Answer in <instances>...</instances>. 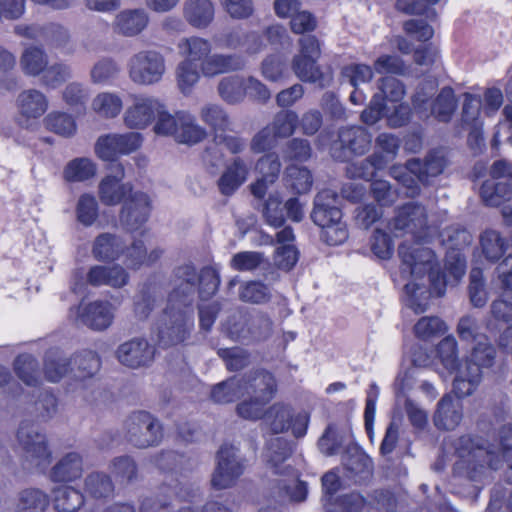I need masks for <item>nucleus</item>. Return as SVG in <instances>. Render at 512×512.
I'll return each mask as SVG.
<instances>
[{"label": "nucleus", "mask_w": 512, "mask_h": 512, "mask_svg": "<svg viewBox=\"0 0 512 512\" xmlns=\"http://www.w3.org/2000/svg\"><path fill=\"white\" fill-rule=\"evenodd\" d=\"M243 384L244 395H251L268 403L276 392V381L273 375L266 371H256L240 377Z\"/></svg>", "instance_id": "25"}, {"label": "nucleus", "mask_w": 512, "mask_h": 512, "mask_svg": "<svg viewBox=\"0 0 512 512\" xmlns=\"http://www.w3.org/2000/svg\"><path fill=\"white\" fill-rule=\"evenodd\" d=\"M437 356L443 367L451 374L458 372L463 363L459 362L458 345L453 336H447L437 345Z\"/></svg>", "instance_id": "49"}, {"label": "nucleus", "mask_w": 512, "mask_h": 512, "mask_svg": "<svg viewBox=\"0 0 512 512\" xmlns=\"http://www.w3.org/2000/svg\"><path fill=\"white\" fill-rule=\"evenodd\" d=\"M178 52L183 60L177 65L176 79L179 89L187 94L198 83L200 77L237 72L246 67L245 58L237 53H212L210 40L200 36H189L179 40Z\"/></svg>", "instance_id": "1"}, {"label": "nucleus", "mask_w": 512, "mask_h": 512, "mask_svg": "<svg viewBox=\"0 0 512 512\" xmlns=\"http://www.w3.org/2000/svg\"><path fill=\"white\" fill-rule=\"evenodd\" d=\"M84 489L91 497L100 499L111 496L114 485L107 474L94 472L85 478Z\"/></svg>", "instance_id": "53"}, {"label": "nucleus", "mask_w": 512, "mask_h": 512, "mask_svg": "<svg viewBox=\"0 0 512 512\" xmlns=\"http://www.w3.org/2000/svg\"><path fill=\"white\" fill-rule=\"evenodd\" d=\"M298 122L299 117L295 111L282 110L276 113L269 126L278 138H287L294 133Z\"/></svg>", "instance_id": "58"}, {"label": "nucleus", "mask_w": 512, "mask_h": 512, "mask_svg": "<svg viewBox=\"0 0 512 512\" xmlns=\"http://www.w3.org/2000/svg\"><path fill=\"white\" fill-rule=\"evenodd\" d=\"M495 357L496 349L487 339L473 347L453 380V391L458 398L471 396L476 391L482 381L483 370L492 367Z\"/></svg>", "instance_id": "5"}, {"label": "nucleus", "mask_w": 512, "mask_h": 512, "mask_svg": "<svg viewBox=\"0 0 512 512\" xmlns=\"http://www.w3.org/2000/svg\"><path fill=\"white\" fill-rule=\"evenodd\" d=\"M443 243L447 246L448 251L461 252V250L469 246L472 242L471 233L460 226H451L442 233Z\"/></svg>", "instance_id": "62"}, {"label": "nucleus", "mask_w": 512, "mask_h": 512, "mask_svg": "<svg viewBox=\"0 0 512 512\" xmlns=\"http://www.w3.org/2000/svg\"><path fill=\"white\" fill-rule=\"evenodd\" d=\"M414 280L418 278L412 276ZM405 294H406V305L411 308L415 313H423L429 307V300L432 295H435V292L430 284V289L424 284L417 283L416 281L409 282L405 285Z\"/></svg>", "instance_id": "38"}, {"label": "nucleus", "mask_w": 512, "mask_h": 512, "mask_svg": "<svg viewBox=\"0 0 512 512\" xmlns=\"http://www.w3.org/2000/svg\"><path fill=\"white\" fill-rule=\"evenodd\" d=\"M462 417V403L451 395L446 394L438 403L437 411L434 415V424L440 429L453 430L460 424Z\"/></svg>", "instance_id": "26"}, {"label": "nucleus", "mask_w": 512, "mask_h": 512, "mask_svg": "<svg viewBox=\"0 0 512 512\" xmlns=\"http://www.w3.org/2000/svg\"><path fill=\"white\" fill-rule=\"evenodd\" d=\"M150 211L148 195L143 192H135L125 201L120 221L128 230H137L147 221Z\"/></svg>", "instance_id": "18"}, {"label": "nucleus", "mask_w": 512, "mask_h": 512, "mask_svg": "<svg viewBox=\"0 0 512 512\" xmlns=\"http://www.w3.org/2000/svg\"><path fill=\"white\" fill-rule=\"evenodd\" d=\"M148 23L149 15L145 9H125L116 14L112 30L120 36L135 37L145 30Z\"/></svg>", "instance_id": "23"}, {"label": "nucleus", "mask_w": 512, "mask_h": 512, "mask_svg": "<svg viewBox=\"0 0 512 512\" xmlns=\"http://www.w3.org/2000/svg\"><path fill=\"white\" fill-rule=\"evenodd\" d=\"M243 472L244 464L239 449L233 445H222L217 453V466L212 475V485L218 489L229 488Z\"/></svg>", "instance_id": "11"}, {"label": "nucleus", "mask_w": 512, "mask_h": 512, "mask_svg": "<svg viewBox=\"0 0 512 512\" xmlns=\"http://www.w3.org/2000/svg\"><path fill=\"white\" fill-rule=\"evenodd\" d=\"M162 108V101L154 96L133 95L132 102L124 111L123 123L132 130H143L156 119V113Z\"/></svg>", "instance_id": "12"}, {"label": "nucleus", "mask_w": 512, "mask_h": 512, "mask_svg": "<svg viewBox=\"0 0 512 512\" xmlns=\"http://www.w3.org/2000/svg\"><path fill=\"white\" fill-rule=\"evenodd\" d=\"M198 275L192 264H184L175 269V277L178 283L173 290H180V303L192 305Z\"/></svg>", "instance_id": "34"}, {"label": "nucleus", "mask_w": 512, "mask_h": 512, "mask_svg": "<svg viewBox=\"0 0 512 512\" xmlns=\"http://www.w3.org/2000/svg\"><path fill=\"white\" fill-rule=\"evenodd\" d=\"M383 163L378 153H373L369 157L352 162L346 167V174L351 179L371 180L377 170L383 169Z\"/></svg>", "instance_id": "42"}, {"label": "nucleus", "mask_w": 512, "mask_h": 512, "mask_svg": "<svg viewBox=\"0 0 512 512\" xmlns=\"http://www.w3.org/2000/svg\"><path fill=\"white\" fill-rule=\"evenodd\" d=\"M311 219L321 228L342 219L339 196L334 190L324 189L315 196Z\"/></svg>", "instance_id": "17"}, {"label": "nucleus", "mask_w": 512, "mask_h": 512, "mask_svg": "<svg viewBox=\"0 0 512 512\" xmlns=\"http://www.w3.org/2000/svg\"><path fill=\"white\" fill-rule=\"evenodd\" d=\"M249 172L250 164L240 156L234 157L217 181L220 193L224 196L233 195L246 182Z\"/></svg>", "instance_id": "22"}, {"label": "nucleus", "mask_w": 512, "mask_h": 512, "mask_svg": "<svg viewBox=\"0 0 512 512\" xmlns=\"http://www.w3.org/2000/svg\"><path fill=\"white\" fill-rule=\"evenodd\" d=\"M480 245L483 255L491 262L498 261L507 249L505 238L493 229H487L481 234Z\"/></svg>", "instance_id": "45"}, {"label": "nucleus", "mask_w": 512, "mask_h": 512, "mask_svg": "<svg viewBox=\"0 0 512 512\" xmlns=\"http://www.w3.org/2000/svg\"><path fill=\"white\" fill-rule=\"evenodd\" d=\"M143 137L138 132L109 133L100 136L95 143L96 155L104 161H115L140 148Z\"/></svg>", "instance_id": "10"}, {"label": "nucleus", "mask_w": 512, "mask_h": 512, "mask_svg": "<svg viewBox=\"0 0 512 512\" xmlns=\"http://www.w3.org/2000/svg\"><path fill=\"white\" fill-rule=\"evenodd\" d=\"M501 456L487 447L480 438L461 436L455 443L458 460L454 465V473L477 481L488 469L498 470L503 462L512 469V425H505L500 433Z\"/></svg>", "instance_id": "3"}, {"label": "nucleus", "mask_w": 512, "mask_h": 512, "mask_svg": "<svg viewBox=\"0 0 512 512\" xmlns=\"http://www.w3.org/2000/svg\"><path fill=\"white\" fill-rule=\"evenodd\" d=\"M215 9L211 0H186L183 5V16L193 27L204 29L214 19Z\"/></svg>", "instance_id": "29"}, {"label": "nucleus", "mask_w": 512, "mask_h": 512, "mask_svg": "<svg viewBox=\"0 0 512 512\" xmlns=\"http://www.w3.org/2000/svg\"><path fill=\"white\" fill-rule=\"evenodd\" d=\"M199 116L202 122L211 128L214 135L233 130L229 114L219 104H205L201 107Z\"/></svg>", "instance_id": "33"}, {"label": "nucleus", "mask_w": 512, "mask_h": 512, "mask_svg": "<svg viewBox=\"0 0 512 512\" xmlns=\"http://www.w3.org/2000/svg\"><path fill=\"white\" fill-rule=\"evenodd\" d=\"M45 124L50 131L63 137H71L77 130L74 118L64 112H51L46 116Z\"/></svg>", "instance_id": "57"}, {"label": "nucleus", "mask_w": 512, "mask_h": 512, "mask_svg": "<svg viewBox=\"0 0 512 512\" xmlns=\"http://www.w3.org/2000/svg\"><path fill=\"white\" fill-rule=\"evenodd\" d=\"M17 438L24 450L26 459L33 465L41 466L49 462L50 451L46 444V437L39 433L34 425L21 424Z\"/></svg>", "instance_id": "14"}, {"label": "nucleus", "mask_w": 512, "mask_h": 512, "mask_svg": "<svg viewBox=\"0 0 512 512\" xmlns=\"http://www.w3.org/2000/svg\"><path fill=\"white\" fill-rule=\"evenodd\" d=\"M207 137V131L199 125L191 113L184 111L179 118L174 140L181 144L195 145Z\"/></svg>", "instance_id": "30"}, {"label": "nucleus", "mask_w": 512, "mask_h": 512, "mask_svg": "<svg viewBox=\"0 0 512 512\" xmlns=\"http://www.w3.org/2000/svg\"><path fill=\"white\" fill-rule=\"evenodd\" d=\"M184 111H177L171 114L165 103L162 102V108L156 113V119L153 122V131L155 134L160 136H171L174 137L179 118L183 115Z\"/></svg>", "instance_id": "55"}, {"label": "nucleus", "mask_w": 512, "mask_h": 512, "mask_svg": "<svg viewBox=\"0 0 512 512\" xmlns=\"http://www.w3.org/2000/svg\"><path fill=\"white\" fill-rule=\"evenodd\" d=\"M123 431L125 439L139 449L157 446L163 438L160 421L143 410L134 411L125 419Z\"/></svg>", "instance_id": "8"}, {"label": "nucleus", "mask_w": 512, "mask_h": 512, "mask_svg": "<svg viewBox=\"0 0 512 512\" xmlns=\"http://www.w3.org/2000/svg\"><path fill=\"white\" fill-rule=\"evenodd\" d=\"M448 330L446 323L436 316H425L420 318L414 326L415 335L428 340L444 334Z\"/></svg>", "instance_id": "59"}, {"label": "nucleus", "mask_w": 512, "mask_h": 512, "mask_svg": "<svg viewBox=\"0 0 512 512\" xmlns=\"http://www.w3.org/2000/svg\"><path fill=\"white\" fill-rule=\"evenodd\" d=\"M121 72L119 63L111 57H102L90 69L89 77L95 85L112 84Z\"/></svg>", "instance_id": "39"}, {"label": "nucleus", "mask_w": 512, "mask_h": 512, "mask_svg": "<svg viewBox=\"0 0 512 512\" xmlns=\"http://www.w3.org/2000/svg\"><path fill=\"white\" fill-rule=\"evenodd\" d=\"M346 477L354 483H362L372 476V461L362 452L348 455L344 460Z\"/></svg>", "instance_id": "37"}, {"label": "nucleus", "mask_w": 512, "mask_h": 512, "mask_svg": "<svg viewBox=\"0 0 512 512\" xmlns=\"http://www.w3.org/2000/svg\"><path fill=\"white\" fill-rule=\"evenodd\" d=\"M49 503L48 496L39 489H26L20 494L19 512H43Z\"/></svg>", "instance_id": "60"}, {"label": "nucleus", "mask_w": 512, "mask_h": 512, "mask_svg": "<svg viewBox=\"0 0 512 512\" xmlns=\"http://www.w3.org/2000/svg\"><path fill=\"white\" fill-rule=\"evenodd\" d=\"M398 254L402 261L403 272L416 278L429 274V281L437 295L445 294L447 285H455L464 276L466 271L465 257L461 252L448 251L445 259L446 273L441 274L437 268L434 252L417 243H403L398 247Z\"/></svg>", "instance_id": "2"}, {"label": "nucleus", "mask_w": 512, "mask_h": 512, "mask_svg": "<svg viewBox=\"0 0 512 512\" xmlns=\"http://www.w3.org/2000/svg\"><path fill=\"white\" fill-rule=\"evenodd\" d=\"M198 293L201 300L210 299L218 290L220 277L212 267H204L198 275Z\"/></svg>", "instance_id": "63"}, {"label": "nucleus", "mask_w": 512, "mask_h": 512, "mask_svg": "<svg viewBox=\"0 0 512 512\" xmlns=\"http://www.w3.org/2000/svg\"><path fill=\"white\" fill-rule=\"evenodd\" d=\"M14 369L19 379L28 386H37L41 382L38 362L30 354L19 355L15 359Z\"/></svg>", "instance_id": "50"}, {"label": "nucleus", "mask_w": 512, "mask_h": 512, "mask_svg": "<svg viewBox=\"0 0 512 512\" xmlns=\"http://www.w3.org/2000/svg\"><path fill=\"white\" fill-rule=\"evenodd\" d=\"M70 371H73L71 367V360L64 357L58 350H49L44 359V375L49 382H59L64 376Z\"/></svg>", "instance_id": "40"}, {"label": "nucleus", "mask_w": 512, "mask_h": 512, "mask_svg": "<svg viewBox=\"0 0 512 512\" xmlns=\"http://www.w3.org/2000/svg\"><path fill=\"white\" fill-rule=\"evenodd\" d=\"M291 455V447L288 441L282 437H272L264 450V458L267 465L275 474L285 473L288 466L282 467L285 460Z\"/></svg>", "instance_id": "31"}, {"label": "nucleus", "mask_w": 512, "mask_h": 512, "mask_svg": "<svg viewBox=\"0 0 512 512\" xmlns=\"http://www.w3.org/2000/svg\"><path fill=\"white\" fill-rule=\"evenodd\" d=\"M297 53L291 61V69L302 82L317 84L319 88L328 87L332 75L322 71L318 61L322 54L321 42L311 34L302 35L297 41Z\"/></svg>", "instance_id": "6"}, {"label": "nucleus", "mask_w": 512, "mask_h": 512, "mask_svg": "<svg viewBox=\"0 0 512 512\" xmlns=\"http://www.w3.org/2000/svg\"><path fill=\"white\" fill-rule=\"evenodd\" d=\"M491 179L480 188V196L485 205L496 207L512 196V162L496 160L490 167Z\"/></svg>", "instance_id": "9"}, {"label": "nucleus", "mask_w": 512, "mask_h": 512, "mask_svg": "<svg viewBox=\"0 0 512 512\" xmlns=\"http://www.w3.org/2000/svg\"><path fill=\"white\" fill-rule=\"evenodd\" d=\"M338 141L343 149L363 155L370 149L372 135L362 126L343 127L338 131Z\"/></svg>", "instance_id": "28"}, {"label": "nucleus", "mask_w": 512, "mask_h": 512, "mask_svg": "<svg viewBox=\"0 0 512 512\" xmlns=\"http://www.w3.org/2000/svg\"><path fill=\"white\" fill-rule=\"evenodd\" d=\"M98 202L93 195L83 194L76 205L77 220L86 227L91 226L98 218Z\"/></svg>", "instance_id": "61"}, {"label": "nucleus", "mask_w": 512, "mask_h": 512, "mask_svg": "<svg viewBox=\"0 0 512 512\" xmlns=\"http://www.w3.org/2000/svg\"><path fill=\"white\" fill-rule=\"evenodd\" d=\"M286 185L297 194L309 192L313 185V177L306 167L290 165L286 169Z\"/></svg>", "instance_id": "51"}, {"label": "nucleus", "mask_w": 512, "mask_h": 512, "mask_svg": "<svg viewBox=\"0 0 512 512\" xmlns=\"http://www.w3.org/2000/svg\"><path fill=\"white\" fill-rule=\"evenodd\" d=\"M83 495L70 486H59L53 490L54 507L59 512H75L83 504Z\"/></svg>", "instance_id": "44"}, {"label": "nucleus", "mask_w": 512, "mask_h": 512, "mask_svg": "<svg viewBox=\"0 0 512 512\" xmlns=\"http://www.w3.org/2000/svg\"><path fill=\"white\" fill-rule=\"evenodd\" d=\"M96 165L89 158H76L71 160L64 169L67 181L81 182L94 177Z\"/></svg>", "instance_id": "54"}, {"label": "nucleus", "mask_w": 512, "mask_h": 512, "mask_svg": "<svg viewBox=\"0 0 512 512\" xmlns=\"http://www.w3.org/2000/svg\"><path fill=\"white\" fill-rule=\"evenodd\" d=\"M293 410L289 405L275 403L265 413V423L273 434H280L290 429Z\"/></svg>", "instance_id": "41"}, {"label": "nucleus", "mask_w": 512, "mask_h": 512, "mask_svg": "<svg viewBox=\"0 0 512 512\" xmlns=\"http://www.w3.org/2000/svg\"><path fill=\"white\" fill-rule=\"evenodd\" d=\"M115 310L110 302L96 300L79 307L78 317L81 323L89 328L103 331L113 323Z\"/></svg>", "instance_id": "19"}, {"label": "nucleus", "mask_w": 512, "mask_h": 512, "mask_svg": "<svg viewBox=\"0 0 512 512\" xmlns=\"http://www.w3.org/2000/svg\"><path fill=\"white\" fill-rule=\"evenodd\" d=\"M112 174L104 177L99 183V198L104 205L114 206L122 202L129 194L131 195L132 186L129 183H123L125 170L121 163L111 166Z\"/></svg>", "instance_id": "15"}, {"label": "nucleus", "mask_w": 512, "mask_h": 512, "mask_svg": "<svg viewBox=\"0 0 512 512\" xmlns=\"http://www.w3.org/2000/svg\"><path fill=\"white\" fill-rule=\"evenodd\" d=\"M91 108L101 118L114 119L123 109V100L116 92L104 91L93 98Z\"/></svg>", "instance_id": "36"}, {"label": "nucleus", "mask_w": 512, "mask_h": 512, "mask_svg": "<svg viewBox=\"0 0 512 512\" xmlns=\"http://www.w3.org/2000/svg\"><path fill=\"white\" fill-rule=\"evenodd\" d=\"M401 140L391 133H380L375 139V152L381 157L383 167L393 161L399 152Z\"/></svg>", "instance_id": "56"}, {"label": "nucleus", "mask_w": 512, "mask_h": 512, "mask_svg": "<svg viewBox=\"0 0 512 512\" xmlns=\"http://www.w3.org/2000/svg\"><path fill=\"white\" fill-rule=\"evenodd\" d=\"M20 115L19 124L29 127V121L41 117L48 109L47 97L36 89L22 91L16 100Z\"/></svg>", "instance_id": "21"}, {"label": "nucleus", "mask_w": 512, "mask_h": 512, "mask_svg": "<svg viewBox=\"0 0 512 512\" xmlns=\"http://www.w3.org/2000/svg\"><path fill=\"white\" fill-rule=\"evenodd\" d=\"M179 301L180 290H172L157 325L159 342L167 347L184 342L194 327L192 305H184Z\"/></svg>", "instance_id": "4"}, {"label": "nucleus", "mask_w": 512, "mask_h": 512, "mask_svg": "<svg viewBox=\"0 0 512 512\" xmlns=\"http://www.w3.org/2000/svg\"><path fill=\"white\" fill-rule=\"evenodd\" d=\"M427 226V213L425 207L409 202L398 208L393 219L392 229L404 233L417 234Z\"/></svg>", "instance_id": "20"}, {"label": "nucleus", "mask_w": 512, "mask_h": 512, "mask_svg": "<svg viewBox=\"0 0 512 512\" xmlns=\"http://www.w3.org/2000/svg\"><path fill=\"white\" fill-rule=\"evenodd\" d=\"M89 96V89L80 82L69 83L62 92L63 100L73 109L84 108Z\"/></svg>", "instance_id": "64"}, {"label": "nucleus", "mask_w": 512, "mask_h": 512, "mask_svg": "<svg viewBox=\"0 0 512 512\" xmlns=\"http://www.w3.org/2000/svg\"><path fill=\"white\" fill-rule=\"evenodd\" d=\"M70 360L73 370L76 367L75 377L78 379L92 377L99 370L101 364L98 355L91 350L77 353Z\"/></svg>", "instance_id": "52"}, {"label": "nucleus", "mask_w": 512, "mask_h": 512, "mask_svg": "<svg viewBox=\"0 0 512 512\" xmlns=\"http://www.w3.org/2000/svg\"><path fill=\"white\" fill-rule=\"evenodd\" d=\"M83 472V461L76 452L66 454L52 469L51 478L55 482H70Z\"/></svg>", "instance_id": "32"}, {"label": "nucleus", "mask_w": 512, "mask_h": 512, "mask_svg": "<svg viewBox=\"0 0 512 512\" xmlns=\"http://www.w3.org/2000/svg\"><path fill=\"white\" fill-rule=\"evenodd\" d=\"M445 166L444 156L436 151L427 154L423 160L412 158L407 161V169L424 185L431 184L444 171Z\"/></svg>", "instance_id": "24"}, {"label": "nucleus", "mask_w": 512, "mask_h": 512, "mask_svg": "<svg viewBox=\"0 0 512 512\" xmlns=\"http://www.w3.org/2000/svg\"><path fill=\"white\" fill-rule=\"evenodd\" d=\"M244 396L243 384L240 377H232L215 385L211 391V398L214 402L226 404Z\"/></svg>", "instance_id": "46"}, {"label": "nucleus", "mask_w": 512, "mask_h": 512, "mask_svg": "<svg viewBox=\"0 0 512 512\" xmlns=\"http://www.w3.org/2000/svg\"><path fill=\"white\" fill-rule=\"evenodd\" d=\"M457 102L454 90L445 86L430 103L428 114L440 122H448L457 108Z\"/></svg>", "instance_id": "35"}, {"label": "nucleus", "mask_w": 512, "mask_h": 512, "mask_svg": "<svg viewBox=\"0 0 512 512\" xmlns=\"http://www.w3.org/2000/svg\"><path fill=\"white\" fill-rule=\"evenodd\" d=\"M159 296V290L155 284H144L134 302L136 317L141 320L147 319L156 307Z\"/></svg>", "instance_id": "48"}, {"label": "nucleus", "mask_w": 512, "mask_h": 512, "mask_svg": "<svg viewBox=\"0 0 512 512\" xmlns=\"http://www.w3.org/2000/svg\"><path fill=\"white\" fill-rule=\"evenodd\" d=\"M217 90L226 103H240L245 98V78L239 75L224 77L219 81Z\"/></svg>", "instance_id": "43"}, {"label": "nucleus", "mask_w": 512, "mask_h": 512, "mask_svg": "<svg viewBox=\"0 0 512 512\" xmlns=\"http://www.w3.org/2000/svg\"><path fill=\"white\" fill-rule=\"evenodd\" d=\"M130 81L137 86L160 83L166 73V59L155 49H144L132 54L126 64Z\"/></svg>", "instance_id": "7"}, {"label": "nucleus", "mask_w": 512, "mask_h": 512, "mask_svg": "<svg viewBox=\"0 0 512 512\" xmlns=\"http://www.w3.org/2000/svg\"><path fill=\"white\" fill-rule=\"evenodd\" d=\"M272 320L265 314L252 315L247 319H243L234 323L229 328V336L233 340H264L272 333Z\"/></svg>", "instance_id": "16"}, {"label": "nucleus", "mask_w": 512, "mask_h": 512, "mask_svg": "<svg viewBox=\"0 0 512 512\" xmlns=\"http://www.w3.org/2000/svg\"><path fill=\"white\" fill-rule=\"evenodd\" d=\"M125 248L126 243L120 236L102 233L95 238L91 253L97 261L112 262L124 253Z\"/></svg>", "instance_id": "27"}, {"label": "nucleus", "mask_w": 512, "mask_h": 512, "mask_svg": "<svg viewBox=\"0 0 512 512\" xmlns=\"http://www.w3.org/2000/svg\"><path fill=\"white\" fill-rule=\"evenodd\" d=\"M47 64V54L43 49L35 46L26 48L20 58L23 72L30 76H38L43 73Z\"/></svg>", "instance_id": "47"}, {"label": "nucleus", "mask_w": 512, "mask_h": 512, "mask_svg": "<svg viewBox=\"0 0 512 512\" xmlns=\"http://www.w3.org/2000/svg\"><path fill=\"white\" fill-rule=\"evenodd\" d=\"M156 348L144 337H133L121 343L116 352L117 360L131 369L147 368L155 359Z\"/></svg>", "instance_id": "13"}]
</instances>
